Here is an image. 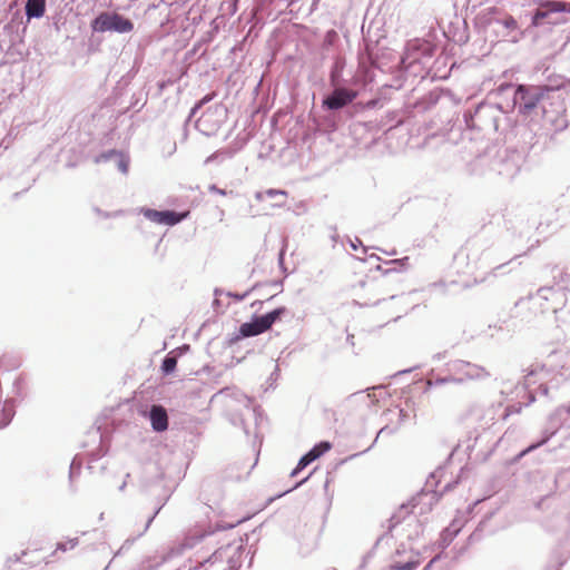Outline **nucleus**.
<instances>
[{
    "mask_svg": "<svg viewBox=\"0 0 570 570\" xmlns=\"http://www.w3.org/2000/svg\"><path fill=\"white\" fill-rule=\"evenodd\" d=\"M567 85H570V80L551 87L527 88L522 85L519 86L517 90V95L520 97L519 112L530 115L538 104L546 98L547 92L563 89Z\"/></svg>",
    "mask_w": 570,
    "mask_h": 570,
    "instance_id": "nucleus-1",
    "label": "nucleus"
},
{
    "mask_svg": "<svg viewBox=\"0 0 570 570\" xmlns=\"http://www.w3.org/2000/svg\"><path fill=\"white\" fill-rule=\"evenodd\" d=\"M141 213L144 214V216L147 219H149L156 224L168 225V226H174V225L178 224L184 218H186L189 214L188 212L178 214L173 210L160 212V210L150 209V208H144V209H141Z\"/></svg>",
    "mask_w": 570,
    "mask_h": 570,
    "instance_id": "nucleus-2",
    "label": "nucleus"
},
{
    "mask_svg": "<svg viewBox=\"0 0 570 570\" xmlns=\"http://www.w3.org/2000/svg\"><path fill=\"white\" fill-rule=\"evenodd\" d=\"M554 12L570 13V2L548 1L541 4V8L538 9L532 17L531 26L539 27L540 24H542L544 19H547L551 13Z\"/></svg>",
    "mask_w": 570,
    "mask_h": 570,
    "instance_id": "nucleus-3",
    "label": "nucleus"
},
{
    "mask_svg": "<svg viewBox=\"0 0 570 570\" xmlns=\"http://www.w3.org/2000/svg\"><path fill=\"white\" fill-rule=\"evenodd\" d=\"M357 97V91L337 88L324 100V105L332 110L341 109Z\"/></svg>",
    "mask_w": 570,
    "mask_h": 570,
    "instance_id": "nucleus-4",
    "label": "nucleus"
},
{
    "mask_svg": "<svg viewBox=\"0 0 570 570\" xmlns=\"http://www.w3.org/2000/svg\"><path fill=\"white\" fill-rule=\"evenodd\" d=\"M151 426L157 432H163L168 428V415L161 405H153L149 414Z\"/></svg>",
    "mask_w": 570,
    "mask_h": 570,
    "instance_id": "nucleus-5",
    "label": "nucleus"
},
{
    "mask_svg": "<svg viewBox=\"0 0 570 570\" xmlns=\"http://www.w3.org/2000/svg\"><path fill=\"white\" fill-rule=\"evenodd\" d=\"M267 328L262 320V317H256L252 322L243 323L239 326V336L240 337H250L259 335L266 332Z\"/></svg>",
    "mask_w": 570,
    "mask_h": 570,
    "instance_id": "nucleus-6",
    "label": "nucleus"
},
{
    "mask_svg": "<svg viewBox=\"0 0 570 570\" xmlns=\"http://www.w3.org/2000/svg\"><path fill=\"white\" fill-rule=\"evenodd\" d=\"M46 10V1L45 0H28L26 3V14L29 18L42 17Z\"/></svg>",
    "mask_w": 570,
    "mask_h": 570,
    "instance_id": "nucleus-7",
    "label": "nucleus"
},
{
    "mask_svg": "<svg viewBox=\"0 0 570 570\" xmlns=\"http://www.w3.org/2000/svg\"><path fill=\"white\" fill-rule=\"evenodd\" d=\"M134 29V24L129 19H126L117 13L111 14V30L118 32H129Z\"/></svg>",
    "mask_w": 570,
    "mask_h": 570,
    "instance_id": "nucleus-8",
    "label": "nucleus"
},
{
    "mask_svg": "<svg viewBox=\"0 0 570 570\" xmlns=\"http://www.w3.org/2000/svg\"><path fill=\"white\" fill-rule=\"evenodd\" d=\"M13 404L10 401L0 402V429L8 425L13 417Z\"/></svg>",
    "mask_w": 570,
    "mask_h": 570,
    "instance_id": "nucleus-9",
    "label": "nucleus"
},
{
    "mask_svg": "<svg viewBox=\"0 0 570 570\" xmlns=\"http://www.w3.org/2000/svg\"><path fill=\"white\" fill-rule=\"evenodd\" d=\"M287 313V308L282 306V307H278L263 316L262 320L266 326L267 330H269L274 323H276L277 321H279L282 318L283 315H285Z\"/></svg>",
    "mask_w": 570,
    "mask_h": 570,
    "instance_id": "nucleus-10",
    "label": "nucleus"
},
{
    "mask_svg": "<svg viewBox=\"0 0 570 570\" xmlns=\"http://www.w3.org/2000/svg\"><path fill=\"white\" fill-rule=\"evenodd\" d=\"M92 29L99 32L111 30V14L101 13L92 22Z\"/></svg>",
    "mask_w": 570,
    "mask_h": 570,
    "instance_id": "nucleus-11",
    "label": "nucleus"
},
{
    "mask_svg": "<svg viewBox=\"0 0 570 570\" xmlns=\"http://www.w3.org/2000/svg\"><path fill=\"white\" fill-rule=\"evenodd\" d=\"M465 377L469 380H483L487 379L490 374L487 373L483 368L478 366H469V371L464 373Z\"/></svg>",
    "mask_w": 570,
    "mask_h": 570,
    "instance_id": "nucleus-12",
    "label": "nucleus"
},
{
    "mask_svg": "<svg viewBox=\"0 0 570 570\" xmlns=\"http://www.w3.org/2000/svg\"><path fill=\"white\" fill-rule=\"evenodd\" d=\"M177 366V358L175 356L167 355L163 361L161 370L165 374H170Z\"/></svg>",
    "mask_w": 570,
    "mask_h": 570,
    "instance_id": "nucleus-13",
    "label": "nucleus"
},
{
    "mask_svg": "<svg viewBox=\"0 0 570 570\" xmlns=\"http://www.w3.org/2000/svg\"><path fill=\"white\" fill-rule=\"evenodd\" d=\"M316 459H317V454H314L313 452L309 451L299 460L293 474H296L299 470H303L304 468H306L309 463H312Z\"/></svg>",
    "mask_w": 570,
    "mask_h": 570,
    "instance_id": "nucleus-14",
    "label": "nucleus"
},
{
    "mask_svg": "<svg viewBox=\"0 0 570 570\" xmlns=\"http://www.w3.org/2000/svg\"><path fill=\"white\" fill-rule=\"evenodd\" d=\"M331 443L330 442H321L320 444L315 445L311 452H313L314 454H317V458H320L322 454H324L326 451H328L331 449Z\"/></svg>",
    "mask_w": 570,
    "mask_h": 570,
    "instance_id": "nucleus-15",
    "label": "nucleus"
},
{
    "mask_svg": "<svg viewBox=\"0 0 570 570\" xmlns=\"http://www.w3.org/2000/svg\"><path fill=\"white\" fill-rule=\"evenodd\" d=\"M419 566L417 561H409L403 564H395L392 567L393 570H414Z\"/></svg>",
    "mask_w": 570,
    "mask_h": 570,
    "instance_id": "nucleus-16",
    "label": "nucleus"
},
{
    "mask_svg": "<svg viewBox=\"0 0 570 570\" xmlns=\"http://www.w3.org/2000/svg\"><path fill=\"white\" fill-rule=\"evenodd\" d=\"M546 442V440H542L541 442L539 443H535V444H532L530 446H528L525 450H523L520 454H519V458H522L524 456L525 454L532 452L533 450H535L537 448L541 446L543 443Z\"/></svg>",
    "mask_w": 570,
    "mask_h": 570,
    "instance_id": "nucleus-17",
    "label": "nucleus"
},
{
    "mask_svg": "<svg viewBox=\"0 0 570 570\" xmlns=\"http://www.w3.org/2000/svg\"><path fill=\"white\" fill-rule=\"evenodd\" d=\"M216 96L215 92H212V94H208L206 95L204 98H202L199 100V102L196 105L195 108H200L203 105L207 104L208 101H210L212 99H214V97Z\"/></svg>",
    "mask_w": 570,
    "mask_h": 570,
    "instance_id": "nucleus-18",
    "label": "nucleus"
},
{
    "mask_svg": "<svg viewBox=\"0 0 570 570\" xmlns=\"http://www.w3.org/2000/svg\"><path fill=\"white\" fill-rule=\"evenodd\" d=\"M266 194H267L268 196H274V195H276V194L285 195V191H279V190L268 189V190L266 191Z\"/></svg>",
    "mask_w": 570,
    "mask_h": 570,
    "instance_id": "nucleus-19",
    "label": "nucleus"
},
{
    "mask_svg": "<svg viewBox=\"0 0 570 570\" xmlns=\"http://www.w3.org/2000/svg\"><path fill=\"white\" fill-rule=\"evenodd\" d=\"M217 560V552L213 553L210 558H208L205 563H214Z\"/></svg>",
    "mask_w": 570,
    "mask_h": 570,
    "instance_id": "nucleus-20",
    "label": "nucleus"
},
{
    "mask_svg": "<svg viewBox=\"0 0 570 570\" xmlns=\"http://www.w3.org/2000/svg\"><path fill=\"white\" fill-rule=\"evenodd\" d=\"M121 168H122V171H125V173L127 171V165L126 164H122Z\"/></svg>",
    "mask_w": 570,
    "mask_h": 570,
    "instance_id": "nucleus-21",
    "label": "nucleus"
},
{
    "mask_svg": "<svg viewBox=\"0 0 570 570\" xmlns=\"http://www.w3.org/2000/svg\"><path fill=\"white\" fill-rule=\"evenodd\" d=\"M562 22H564V20H559V21H557L556 23H562Z\"/></svg>",
    "mask_w": 570,
    "mask_h": 570,
    "instance_id": "nucleus-22",
    "label": "nucleus"
}]
</instances>
